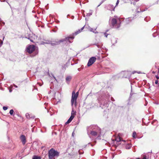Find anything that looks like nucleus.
Wrapping results in <instances>:
<instances>
[{
	"label": "nucleus",
	"instance_id": "obj_15",
	"mask_svg": "<svg viewBox=\"0 0 159 159\" xmlns=\"http://www.w3.org/2000/svg\"><path fill=\"white\" fill-rule=\"evenodd\" d=\"M131 146L130 145L128 144V145L126 146L125 148L126 149H129L131 148Z\"/></svg>",
	"mask_w": 159,
	"mask_h": 159
},
{
	"label": "nucleus",
	"instance_id": "obj_28",
	"mask_svg": "<svg viewBox=\"0 0 159 159\" xmlns=\"http://www.w3.org/2000/svg\"><path fill=\"white\" fill-rule=\"evenodd\" d=\"M74 132H73L72 133V135L73 136V135H74Z\"/></svg>",
	"mask_w": 159,
	"mask_h": 159
},
{
	"label": "nucleus",
	"instance_id": "obj_29",
	"mask_svg": "<svg viewBox=\"0 0 159 159\" xmlns=\"http://www.w3.org/2000/svg\"><path fill=\"white\" fill-rule=\"evenodd\" d=\"M152 73L153 74H154L155 73V72L154 71H153L152 72Z\"/></svg>",
	"mask_w": 159,
	"mask_h": 159
},
{
	"label": "nucleus",
	"instance_id": "obj_22",
	"mask_svg": "<svg viewBox=\"0 0 159 159\" xmlns=\"http://www.w3.org/2000/svg\"><path fill=\"white\" fill-rule=\"evenodd\" d=\"M104 35L105 36V37H107V35H108V34H107V33H104Z\"/></svg>",
	"mask_w": 159,
	"mask_h": 159
},
{
	"label": "nucleus",
	"instance_id": "obj_18",
	"mask_svg": "<svg viewBox=\"0 0 159 159\" xmlns=\"http://www.w3.org/2000/svg\"><path fill=\"white\" fill-rule=\"evenodd\" d=\"M71 114V116H73L74 117H75L74 115L75 114V113L74 111L73 110L72 111Z\"/></svg>",
	"mask_w": 159,
	"mask_h": 159
},
{
	"label": "nucleus",
	"instance_id": "obj_11",
	"mask_svg": "<svg viewBox=\"0 0 159 159\" xmlns=\"http://www.w3.org/2000/svg\"><path fill=\"white\" fill-rule=\"evenodd\" d=\"M90 134L94 136H96L97 134V132L94 131H91V132Z\"/></svg>",
	"mask_w": 159,
	"mask_h": 159
},
{
	"label": "nucleus",
	"instance_id": "obj_20",
	"mask_svg": "<svg viewBox=\"0 0 159 159\" xmlns=\"http://www.w3.org/2000/svg\"><path fill=\"white\" fill-rule=\"evenodd\" d=\"M3 109L4 110H6L7 109V107H3Z\"/></svg>",
	"mask_w": 159,
	"mask_h": 159
},
{
	"label": "nucleus",
	"instance_id": "obj_9",
	"mask_svg": "<svg viewBox=\"0 0 159 159\" xmlns=\"http://www.w3.org/2000/svg\"><path fill=\"white\" fill-rule=\"evenodd\" d=\"M111 24L113 26H114L117 24V21L116 19L113 18L112 19Z\"/></svg>",
	"mask_w": 159,
	"mask_h": 159
},
{
	"label": "nucleus",
	"instance_id": "obj_13",
	"mask_svg": "<svg viewBox=\"0 0 159 159\" xmlns=\"http://www.w3.org/2000/svg\"><path fill=\"white\" fill-rule=\"evenodd\" d=\"M25 116L26 118L28 119H30L31 117L30 116V115L28 113H27L25 114Z\"/></svg>",
	"mask_w": 159,
	"mask_h": 159
},
{
	"label": "nucleus",
	"instance_id": "obj_3",
	"mask_svg": "<svg viewBox=\"0 0 159 159\" xmlns=\"http://www.w3.org/2000/svg\"><path fill=\"white\" fill-rule=\"evenodd\" d=\"M35 49V47L34 45L29 46L26 49V51L30 54L32 53Z\"/></svg>",
	"mask_w": 159,
	"mask_h": 159
},
{
	"label": "nucleus",
	"instance_id": "obj_10",
	"mask_svg": "<svg viewBox=\"0 0 159 159\" xmlns=\"http://www.w3.org/2000/svg\"><path fill=\"white\" fill-rule=\"evenodd\" d=\"M74 118V116H71L69 119L66 122L65 124L67 125L69 124L71 122V121Z\"/></svg>",
	"mask_w": 159,
	"mask_h": 159
},
{
	"label": "nucleus",
	"instance_id": "obj_8",
	"mask_svg": "<svg viewBox=\"0 0 159 159\" xmlns=\"http://www.w3.org/2000/svg\"><path fill=\"white\" fill-rule=\"evenodd\" d=\"M23 10L22 11V13H20V15H22V17H25L26 15V8L25 7H24L23 8Z\"/></svg>",
	"mask_w": 159,
	"mask_h": 159
},
{
	"label": "nucleus",
	"instance_id": "obj_19",
	"mask_svg": "<svg viewBox=\"0 0 159 159\" xmlns=\"http://www.w3.org/2000/svg\"><path fill=\"white\" fill-rule=\"evenodd\" d=\"M28 39H29L31 42H34V41L31 39V37L28 38Z\"/></svg>",
	"mask_w": 159,
	"mask_h": 159
},
{
	"label": "nucleus",
	"instance_id": "obj_32",
	"mask_svg": "<svg viewBox=\"0 0 159 159\" xmlns=\"http://www.w3.org/2000/svg\"><path fill=\"white\" fill-rule=\"evenodd\" d=\"M119 21L120 22V20H119Z\"/></svg>",
	"mask_w": 159,
	"mask_h": 159
},
{
	"label": "nucleus",
	"instance_id": "obj_5",
	"mask_svg": "<svg viewBox=\"0 0 159 159\" xmlns=\"http://www.w3.org/2000/svg\"><path fill=\"white\" fill-rule=\"evenodd\" d=\"M96 58L95 57H92L89 60L87 64V66H91L95 61Z\"/></svg>",
	"mask_w": 159,
	"mask_h": 159
},
{
	"label": "nucleus",
	"instance_id": "obj_1",
	"mask_svg": "<svg viewBox=\"0 0 159 159\" xmlns=\"http://www.w3.org/2000/svg\"><path fill=\"white\" fill-rule=\"evenodd\" d=\"M74 38V36L70 35L69 37H66L65 38L61 39L58 41H56L51 43L52 45H58L59 44L65 41H68L70 43H71L72 41H70V39L73 40Z\"/></svg>",
	"mask_w": 159,
	"mask_h": 159
},
{
	"label": "nucleus",
	"instance_id": "obj_31",
	"mask_svg": "<svg viewBox=\"0 0 159 159\" xmlns=\"http://www.w3.org/2000/svg\"><path fill=\"white\" fill-rule=\"evenodd\" d=\"M158 72H159V68L158 69Z\"/></svg>",
	"mask_w": 159,
	"mask_h": 159
},
{
	"label": "nucleus",
	"instance_id": "obj_12",
	"mask_svg": "<svg viewBox=\"0 0 159 159\" xmlns=\"http://www.w3.org/2000/svg\"><path fill=\"white\" fill-rule=\"evenodd\" d=\"M71 77L70 76H67L66 78V81L67 82H70L71 80Z\"/></svg>",
	"mask_w": 159,
	"mask_h": 159
},
{
	"label": "nucleus",
	"instance_id": "obj_7",
	"mask_svg": "<svg viewBox=\"0 0 159 159\" xmlns=\"http://www.w3.org/2000/svg\"><path fill=\"white\" fill-rule=\"evenodd\" d=\"M20 139L23 144H24L26 143V138L24 135H22L20 136Z\"/></svg>",
	"mask_w": 159,
	"mask_h": 159
},
{
	"label": "nucleus",
	"instance_id": "obj_2",
	"mask_svg": "<svg viewBox=\"0 0 159 159\" xmlns=\"http://www.w3.org/2000/svg\"><path fill=\"white\" fill-rule=\"evenodd\" d=\"M48 157L49 159H52L54 156H58L59 153L58 152L56 151L53 148H51L48 152Z\"/></svg>",
	"mask_w": 159,
	"mask_h": 159
},
{
	"label": "nucleus",
	"instance_id": "obj_21",
	"mask_svg": "<svg viewBox=\"0 0 159 159\" xmlns=\"http://www.w3.org/2000/svg\"><path fill=\"white\" fill-rule=\"evenodd\" d=\"M3 43V42L0 39V46H1Z\"/></svg>",
	"mask_w": 159,
	"mask_h": 159
},
{
	"label": "nucleus",
	"instance_id": "obj_24",
	"mask_svg": "<svg viewBox=\"0 0 159 159\" xmlns=\"http://www.w3.org/2000/svg\"><path fill=\"white\" fill-rule=\"evenodd\" d=\"M155 77L157 79V80L159 79V77H158L157 75H155Z\"/></svg>",
	"mask_w": 159,
	"mask_h": 159
},
{
	"label": "nucleus",
	"instance_id": "obj_27",
	"mask_svg": "<svg viewBox=\"0 0 159 159\" xmlns=\"http://www.w3.org/2000/svg\"><path fill=\"white\" fill-rule=\"evenodd\" d=\"M119 3V1L118 0L116 3V5H117Z\"/></svg>",
	"mask_w": 159,
	"mask_h": 159
},
{
	"label": "nucleus",
	"instance_id": "obj_25",
	"mask_svg": "<svg viewBox=\"0 0 159 159\" xmlns=\"http://www.w3.org/2000/svg\"><path fill=\"white\" fill-rule=\"evenodd\" d=\"M75 94L78 97V95H79V92H77L76 93H75Z\"/></svg>",
	"mask_w": 159,
	"mask_h": 159
},
{
	"label": "nucleus",
	"instance_id": "obj_6",
	"mask_svg": "<svg viewBox=\"0 0 159 159\" xmlns=\"http://www.w3.org/2000/svg\"><path fill=\"white\" fill-rule=\"evenodd\" d=\"M84 26H83L79 30H78L75 32V33H73L72 34L70 35L72 36H73L74 35H77L79 34L82 31V30H84Z\"/></svg>",
	"mask_w": 159,
	"mask_h": 159
},
{
	"label": "nucleus",
	"instance_id": "obj_30",
	"mask_svg": "<svg viewBox=\"0 0 159 159\" xmlns=\"http://www.w3.org/2000/svg\"><path fill=\"white\" fill-rule=\"evenodd\" d=\"M120 27V25H118L117 26V28H119Z\"/></svg>",
	"mask_w": 159,
	"mask_h": 159
},
{
	"label": "nucleus",
	"instance_id": "obj_14",
	"mask_svg": "<svg viewBox=\"0 0 159 159\" xmlns=\"http://www.w3.org/2000/svg\"><path fill=\"white\" fill-rule=\"evenodd\" d=\"M33 159H41V158L39 157L36 156H34L33 157Z\"/></svg>",
	"mask_w": 159,
	"mask_h": 159
},
{
	"label": "nucleus",
	"instance_id": "obj_26",
	"mask_svg": "<svg viewBox=\"0 0 159 159\" xmlns=\"http://www.w3.org/2000/svg\"><path fill=\"white\" fill-rule=\"evenodd\" d=\"M143 159H146V157H144L143 158Z\"/></svg>",
	"mask_w": 159,
	"mask_h": 159
},
{
	"label": "nucleus",
	"instance_id": "obj_4",
	"mask_svg": "<svg viewBox=\"0 0 159 159\" xmlns=\"http://www.w3.org/2000/svg\"><path fill=\"white\" fill-rule=\"evenodd\" d=\"M78 97L75 94V92L74 91H73L72 92V97L71 101L72 105H73L74 102H76Z\"/></svg>",
	"mask_w": 159,
	"mask_h": 159
},
{
	"label": "nucleus",
	"instance_id": "obj_17",
	"mask_svg": "<svg viewBox=\"0 0 159 159\" xmlns=\"http://www.w3.org/2000/svg\"><path fill=\"white\" fill-rule=\"evenodd\" d=\"M14 112V111L13 109H11L10 110L9 113L11 115H13Z\"/></svg>",
	"mask_w": 159,
	"mask_h": 159
},
{
	"label": "nucleus",
	"instance_id": "obj_16",
	"mask_svg": "<svg viewBox=\"0 0 159 159\" xmlns=\"http://www.w3.org/2000/svg\"><path fill=\"white\" fill-rule=\"evenodd\" d=\"M136 132H133V137L134 138H135V135H136Z\"/></svg>",
	"mask_w": 159,
	"mask_h": 159
},
{
	"label": "nucleus",
	"instance_id": "obj_23",
	"mask_svg": "<svg viewBox=\"0 0 159 159\" xmlns=\"http://www.w3.org/2000/svg\"><path fill=\"white\" fill-rule=\"evenodd\" d=\"M158 80H157L155 81V83L156 84H158Z\"/></svg>",
	"mask_w": 159,
	"mask_h": 159
}]
</instances>
